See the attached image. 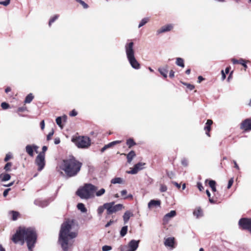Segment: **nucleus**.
Returning a JSON list of instances; mask_svg holds the SVG:
<instances>
[{
    "instance_id": "nucleus-53",
    "label": "nucleus",
    "mask_w": 251,
    "mask_h": 251,
    "mask_svg": "<svg viewBox=\"0 0 251 251\" xmlns=\"http://www.w3.org/2000/svg\"><path fill=\"white\" fill-rule=\"evenodd\" d=\"M48 149V148L47 146H43L42 147V151L40 153H43V156H45V152L47 151Z\"/></svg>"
},
{
    "instance_id": "nucleus-48",
    "label": "nucleus",
    "mask_w": 251,
    "mask_h": 251,
    "mask_svg": "<svg viewBox=\"0 0 251 251\" xmlns=\"http://www.w3.org/2000/svg\"><path fill=\"white\" fill-rule=\"evenodd\" d=\"M233 183V178H231V179H230L228 180L227 188V189H229L231 187V186L232 185Z\"/></svg>"
},
{
    "instance_id": "nucleus-10",
    "label": "nucleus",
    "mask_w": 251,
    "mask_h": 251,
    "mask_svg": "<svg viewBox=\"0 0 251 251\" xmlns=\"http://www.w3.org/2000/svg\"><path fill=\"white\" fill-rule=\"evenodd\" d=\"M240 128L245 131L251 130V119L244 120L240 124Z\"/></svg>"
},
{
    "instance_id": "nucleus-21",
    "label": "nucleus",
    "mask_w": 251,
    "mask_h": 251,
    "mask_svg": "<svg viewBox=\"0 0 251 251\" xmlns=\"http://www.w3.org/2000/svg\"><path fill=\"white\" fill-rule=\"evenodd\" d=\"M168 68V66L167 65H166L164 67L159 68L158 69L159 72L160 73L161 75H163V76L164 78H167V77Z\"/></svg>"
},
{
    "instance_id": "nucleus-42",
    "label": "nucleus",
    "mask_w": 251,
    "mask_h": 251,
    "mask_svg": "<svg viewBox=\"0 0 251 251\" xmlns=\"http://www.w3.org/2000/svg\"><path fill=\"white\" fill-rule=\"evenodd\" d=\"M1 106L3 109H6L9 107V104L5 102H2Z\"/></svg>"
},
{
    "instance_id": "nucleus-60",
    "label": "nucleus",
    "mask_w": 251,
    "mask_h": 251,
    "mask_svg": "<svg viewBox=\"0 0 251 251\" xmlns=\"http://www.w3.org/2000/svg\"><path fill=\"white\" fill-rule=\"evenodd\" d=\"M172 183L175 185L178 189L180 188V184L176 181H173Z\"/></svg>"
},
{
    "instance_id": "nucleus-40",
    "label": "nucleus",
    "mask_w": 251,
    "mask_h": 251,
    "mask_svg": "<svg viewBox=\"0 0 251 251\" xmlns=\"http://www.w3.org/2000/svg\"><path fill=\"white\" fill-rule=\"evenodd\" d=\"M167 176L171 179L174 177L175 174L172 171H167Z\"/></svg>"
},
{
    "instance_id": "nucleus-36",
    "label": "nucleus",
    "mask_w": 251,
    "mask_h": 251,
    "mask_svg": "<svg viewBox=\"0 0 251 251\" xmlns=\"http://www.w3.org/2000/svg\"><path fill=\"white\" fill-rule=\"evenodd\" d=\"M105 190L104 188H101L100 190L95 192L96 195L97 197H100L104 194Z\"/></svg>"
},
{
    "instance_id": "nucleus-22",
    "label": "nucleus",
    "mask_w": 251,
    "mask_h": 251,
    "mask_svg": "<svg viewBox=\"0 0 251 251\" xmlns=\"http://www.w3.org/2000/svg\"><path fill=\"white\" fill-rule=\"evenodd\" d=\"M136 156V154L134 151H131L127 155L126 158L127 160V162L128 163H130L133 159V158Z\"/></svg>"
},
{
    "instance_id": "nucleus-45",
    "label": "nucleus",
    "mask_w": 251,
    "mask_h": 251,
    "mask_svg": "<svg viewBox=\"0 0 251 251\" xmlns=\"http://www.w3.org/2000/svg\"><path fill=\"white\" fill-rule=\"evenodd\" d=\"M112 249V247L110 246L105 245L102 247V250L103 251H109Z\"/></svg>"
},
{
    "instance_id": "nucleus-13",
    "label": "nucleus",
    "mask_w": 251,
    "mask_h": 251,
    "mask_svg": "<svg viewBox=\"0 0 251 251\" xmlns=\"http://www.w3.org/2000/svg\"><path fill=\"white\" fill-rule=\"evenodd\" d=\"M140 240H131L128 243L129 249L135 251L139 246Z\"/></svg>"
},
{
    "instance_id": "nucleus-55",
    "label": "nucleus",
    "mask_w": 251,
    "mask_h": 251,
    "mask_svg": "<svg viewBox=\"0 0 251 251\" xmlns=\"http://www.w3.org/2000/svg\"><path fill=\"white\" fill-rule=\"evenodd\" d=\"M231 61L232 62V63L233 64H239V62H240V59L239 60H237L235 58H232L231 59Z\"/></svg>"
},
{
    "instance_id": "nucleus-18",
    "label": "nucleus",
    "mask_w": 251,
    "mask_h": 251,
    "mask_svg": "<svg viewBox=\"0 0 251 251\" xmlns=\"http://www.w3.org/2000/svg\"><path fill=\"white\" fill-rule=\"evenodd\" d=\"M133 216V213L130 211H126L123 215V220L124 221V223H127L130 218L131 217H132Z\"/></svg>"
},
{
    "instance_id": "nucleus-2",
    "label": "nucleus",
    "mask_w": 251,
    "mask_h": 251,
    "mask_svg": "<svg viewBox=\"0 0 251 251\" xmlns=\"http://www.w3.org/2000/svg\"><path fill=\"white\" fill-rule=\"evenodd\" d=\"M73 223V221L68 220L61 225L59 235V242L64 251H67L68 250V238L73 239L77 236L76 232L70 231Z\"/></svg>"
},
{
    "instance_id": "nucleus-8",
    "label": "nucleus",
    "mask_w": 251,
    "mask_h": 251,
    "mask_svg": "<svg viewBox=\"0 0 251 251\" xmlns=\"http://www.w3.org/2000/svg\"><path fill=\"white\" fill-rule=\"evenodd\" d=\"M239 226L243 229H247L251 233V219L243 218L239 220L238 222Z\"/></svg>"
},
{
    "instance_id": "nucleus-35",
    "label": "nucleus",
    "mask_w": 251,
    "mask_h": 251,
    "mask_svg": "<svg viewBox=\"0 0 251 251\" xmlns=\"http://www.w3.org/2000/svg\"><path fill=\"white\" fill-rule=\"evenodd\" d=\"M59 15L56 14L53 17L51 18L49 21V26H50L51 24L54 23L58 18H59Z\"/></svg>"
},
{
    "instance_id": "nucleus-26",
    "label": "nucleus",
    "mask_w": 251,
    "mask_h": 251,
    "mask_svg": "<svg viewBox=\"0 0 251 251\" xmlns=\"http://www.w3.org/2000/svg\"><path fill=\"white\" fill-rule=\"evenodd\" d=\"M77 208L83 213L87 212V209L85 207L84 204L82 203H78L77 205Z\"/></svg>"
},
{
    "instance_id": "nucleus-6",
    "label": "nucleus",
    "mask_w": 251,
    "mask_h": 251,
    "mask_svg": "<svg viewBox=\"0 0 251 251\" xmlns=\"http://www.w3.org/2000/svg\"><path fill=\"white\" fill-rule=\"evenodd\" d=\"M105 207L107 214L111 215L121 210L123 207V205L122 204H115L114 202H111L106 203Z\"/></svg>"
},
{
    "instance_id": "nucleus-30",
    "label": "nucleus",
    "mask_w": 251,
    "mask_h": 251,
    "mask_svg": "<svg viewBox=\"0 0 251 251\" xmlns=\"http://www.w3.org/2000/svg\"><path fill=\"white\" fill-rule=\"evenodd\" d=\"M123 180L121 177H115L111 180V183L112 184H121Z\"/></svg>"
},
{
    "instance_id": "nucleus-33",
    "label": "nucleus",
    "mask_w": 251,
    "mask_h": 251,
    "mask_svg": "<svg viewBox=\"0 0 251 251\" xmlns=\"http://www.w3.org/2000/svg\"><path fill=\"white\" fill-rule=\"evenodd\" d=\"M149 18H143L140 22V24H139L138 27L140 28L143 25H144L146 23H147L149 21Z\"/></svg>"
},
{
    "instance_id": "nucleus-62",
    "label": "nucleus",
    "mask_w": 251,
    "mask_h": 251,
    "mask_svg": "<svg viewBox=\"0 0 251 251\" xmlns=\"http://www.w3.org/2000/svg\"><path fill=\"white\" fill-rule=\"evenodd\" d=\"M114 223V221L113 220H110L109 222H108L105 226L106 227H107L109 226L112 223Z\"/></svg>"
},
{
    "instance_id": "nucleus-25",
    "label": "nucleus",
    "mask_w": 251,
    "mask_h": 251,
    "mask_svg": "<svg viewBox=\"0 0 251 251\" xmlns=\"http://www.w3.org/2000/svg\"><path fill=\"white\" fill-rule=\"evenodd\" d=\"M216 181L213 180H210L209 181V185L211 187L212 191L213 192H215L216 191Z\"/></svg>"
},
{
    "instance_id": "nucleus-24",
    "label": "nucleus",
    "mask_w": 251,
    "mask_h": 251,
    "mask_svg": "<svg viewBox=\"0 0 251 251\" xmlns=\"http://www.w3.org/2000/svg\"><path fill=\"white\" fill-rule=\"evenodd\" d=\"M34 203L36 205H39L41 207H45L48 205V202L47 201H41L39 200H35L34 201Z\"/></svg>"
},
{
    "instance_id": "nucleus-46",
    "label": "nucleus",
    "mask_w": 251,
    "mask_h": 251,
    "mask_svg": "<svg viewBox=\"0 0 251 251\" xmlns=\"http://www.w3.org/2000/svg\"><path fill=\"white\" fill-rule=\"evenodd\" d=\"M10 0H5L4 1H0V4L4 6H7L10 3Z\"/></svg>"
},
{
    "instance_id": "nucleus-39",
    "label": "nucleus",
    "mask_w": 251,
    "mask_h": 251,
    "mask_svg": "<svg viewBox=\"0 0 251 251\" xmlns=\"http://www.w3.org/2000/svg\"><path fill=\"white\" fill-rule=\"evenodd\" d=\"M201 212H202L200 208H199V209H198L195 210L193 212V214L194 216H195L197 218H198L200 216H201Z\"/></svg>"
},
{
    "instance_id": "nucleus-3",
    "label": "nucleus",
    "mask_w": 251,
    "mask_h": 251,
    "mask_svg": "<svg viewBox=\"0 0 251 251\" xmlns=\"http://www.w3.org/2000/svg\"><path fill=\"white\" fill-rule=\"evenodd\" d=\"M81 166L82 163L71 156L63 160L61 168L68 176L73 177L78 174Z\"/></svg>"
},
{
    "instance_id": "nucleus-47",
    "label": "nucleus",
    "mask_w": 251,
    "mask_h": 251,
    "mask_svg": "<svg viewBox=\"0 0 251 251\" xmlns=\"http://www.w3.org/2000/svg\"><path fill=\"white\" fill-rule=\"evenodd\" d=\"M185 85L186 86L187 88L190 90H192L194 89L195 87L193 85L189 84V83H184Z\"/></svg>"
},
{
    "instance_id": "nucleus-52",
    "label": "nucleus",
    "mask_w": 251,
    "mask_h": 251,
    "mask_svg": "<svg viewBox=\"0 0 251 251\" xmlns=\"http://www.w3.org/2000/svg\"><path fill=\"white\" fill-rule=\"evenodd\" d=\"M77 113L75 109H74L72 111H71V112L70 113V115L71 116H75L77 115Z\"/></svg>"
},
{
    "instance_id": "nucleus-12",
    "label": "nucleus",
    "mask_w": 251,
    "mask_h": 251,
    "mask_svg": "<svg viewBox=\"0 0 251 251\" xmlns=\"http://www.w3.org/2000/svg\"><path fill=\"white\" fill-rule=\"evenodd\" d=\"M174 28V25L172 24H168L162 26L159 29L157 30V34H160L162 33L167 32L172 30Z\"/></svg>"
},
{
    "instance_id": "nucleus-14",
    "label": "nucleus",
    "mask_w": 251,
    "mask_h": 251,
    "mask_svg": "<svg viewBox=\"0 0 251 251\" xmlns=\"http://www.w3.org/2000/svg\"><path fill=\"white\" fill-rule=\"evenodd\" d=\"M176 214L175 210H171L169 213L165 214L163 217V220L164 223H167L170 220L175 217Z\"/></svg>"
},
{
    "instance_id": "nucleus-16",
    "label": "nucleus",
    "mask_w": 251,
    "mask_h": 251,
    "mask_svg": "<svg viewBox=\"0 0 251 251\" xmlns=\"http://www.w3.org/2000/svg\"><path fill=\"white\" fill-rule=\"evenodd\" d=\"M161 201L160 200H151L148 203V206L149 208L154 207H160Z\"/></svg>"
},
{
    "instance_id": "nucleus-38",
    "label": "nucleus",
    "mask_w": 251,
    "mask_h": 251,
    "mask_svg": "<svg viewBox=\"0 0 251 251\" xmlns=\"http://www.w3.org/2000/svg\"><path fill=\"white\" fill-rule=\"evenodd\" d=\"M11 178L10 175L8 174H5L3 175L1 181H6L9 180Z\"/></svg>"
},
{
    "instance_id": "nucleus-20",
    "label": "nucleus",
    "mask_w": 251,
    "mask_h": 251,
    "mask_svg": "<svg viewBox=\"0 0 251 251\" xmlns=\"http://www.w3.org/2000/svg\"><path fill=\"white\" fill-rule=\"evenodd\" d=\"M175 242V239L173 237H169L165 239L164 245L167 247H173Z\"/></svg>"
},
{
    "instance_id": "nucleus-29",
    "label": "nucleus",
    "mask_w": 251,
    "mask_h": 251,
    "mask_svg": "<svg viewBox=\"0 0 251 251\" xmlns=\"http://www.w3.org/2000/svg\"><path fill=\"white\" fill-rule=\"evenodd\" d=\"M33 98H34V97L32 95V94L31 93H30L28 95H27V96H26V97H25V102L29 103L31 102V101L33 99Z\"/></svg>"
},
{
    "instance_id": "nucleus-4",
    "label": "nucleus",
    "mask_w": 251,
    "mask_h": 251,
    "mask_svg": "<svg viewBox=\"0 0 251 251\" xmlns=\"http://www.w3.org/2000/svg\"><path fill=\"white\" fill-rule=\"evenodd\" d=\"M98 187L89 183H84L82 186L79 187L76 191V195L81 199L89 200L95 197V192Z\"/></svg>"
},
{
    "instance_id": "nucleus-43",
    "label": "nucleus",
    "mask_w": 251,
    "mask_h": 251,
    "mask_svg": "<svg viewBox=\"0 0 251 251\" xmlns=\"http://www.w3.org/2000/svg\"><path fill=\"white\" fill-rule=\"evenodd\" d=\"M181 164L184 166H187L188 165V160L185 158H183L181 160Z\"/></svg>"
},
{
    "instance_id": "nucleus-41",
    "label": "nucleus",
    "mask_w": 251,
    "mask_h": 251,
    "mask_svg": "<svg viewBox=\"0 0 251 251\" xmlns=\"http://www.w3.org/2000/svg\"><path fill=\"white\" fill-rule=\"evenodd\" d=\"M167 190V187L164 184H161L160 187V191L161 192H165Z\"/></svg>"
},
{
    "instance_id": "nucleus-50",
    "label": "nucleus",
    "mask_w": 251,
    "mask_h": 251,
    "mask_svg": "<svg viewBox=\"0 0 251 251\" xmlns=\"http://www.w3.org/2000/svg\"><path fill=\"white\" fill-rule=\"evenodd\" d=\"M10 188H7L4 191L3 193V196L4 197H6L7 196L8 192H9V191H10Z\"/></svg>"
},
{
    "instance_id": "nucleus-19",
    "label": "nucleus",
    "mask_w": 251,
    "mask_h": 251,
    "mask_svg": "<svg viewBox=\"0 0 251 251\" xmlns=\"http://www.w3.org/2000/svg\"><path fill=\"white\" fill-rule=\"evenodd\" d=\"M67 117L66 115H64L62 117H58L56 119V123L57 125L60 127L61 128H63V126L62 125V120L65 122L67 120Z\"/></svg>"
},
{
    "instance_id": "nucleus-59",
    "label": "nucleus",
    "mask_w": 251,
    "mask_h": 251,
    "mask_svg": "<svg viewBox=\"0 0 251 251\" xmlns=\"http://www.w3.org/2000/svg\"><path fill=\"white\" fill-rule=\"evenodd\" d=\"M60 143V140L59 138L57 137L54 139V144L57 145Z\"/></svg>"
},
{
    "instance_id": "nucleus-54",
    "label": "nucleus",
    "mask_w": 251,
    "mask_h": 251,
    "mask_svg": "<svg viewBox=\"0 0 251 251\" xmlns=\"http://www.w3.org/2000/svg\"><path fill=\"white\" fill-rule=\"evenodd\" d=\"M11 157V156L9 154H7L4 158V161L7 162L8 161Z\"/></svg>"
},
{
    "instance_id": "nucleus-31",
    "label": "nucleus",
    "mask_w": 251,
    "mask_h": 251,
    "mask_svg": "<svg viewBox=\"0 0 251 251\" xmlns=\"http://www.w3.org/2000/svg\"><path fill=\"white\" fill-rule=\"evenodd\" d=\"M121 142V141H113L112 142L108 143L107 145H105V146H106V147L107 148V149H108L109 148L113 147L114 146H115L117 144L120 143Z\"/></svg>"
},
{
    "instance_id": "nucleus-51",
    "label": "nucleus",
    "mask_w": 251,
    "mask_h": 251,
    "mask_svg": "<svg viewBox=\"0 0 251 251\" xmlns=\"http://www.w3.org/2000/svg\"><path fill=\"white\" fill-rule=\"evenodd\" d=\"M197 187L201 191L203 189V187L202 186V184L200 182L197 183Z\"/></svg>"
},
{
    "instance_id": "nucleus-37",
    "label": "nucleus",
    "mask_w": 251,
    "mask_h": 251,
    "mask_svg": "<svg viewBox=\"0 0 251 251\" xmlns=\"http://www.w3.org/2000/svg\"><path fill=\"white\" fill-rule=\"evenodd\" d=\"M249 61H246L245 59H243V58H240V62H239V64H241L244 68H245V70H246V69L248 68V66L246 64V63L247 62H248Z\"/></svg>"
},
{
    "instance_id": "nucleus-64",
    "label": "nucleus",
    "mask_w": 251,
    "mask_h": 251,
    "mask_svg": "<svg viewBox=\"0 0 251 251\" xmlns=\"http://www.w3.org/2000/svg\"><path fill=\"white\" fill-rule=\"evenodd\" d=\"M175 72L173 70H171L169 73V76L170 77H174Z\"/></svg>"
},
{
    "instance_id": "nucleus-49",
    "label": "nucleus",
    "mask_w": 251,
    "mask_h": 251,
    "mask_svg": "<svg viewBox=\"0 0 251 251\" xmlns=\"http://www.w3.org/2000/svg\"><path fill=\"white\" fill-rule=\"evenodd\" d=\"M53 133H54V131L53 130H52V131L48 134V135H47V140L48 141H49L51 139V137L53 135Z\"/></svg>"
},
{
    "instance_id": "nucleus-5",
    "label": "nucleus",
    "mask_w": 251,
    "mask_h": 251,
    "mask_svg": "<svg viewBox=\"0 0 251 251\" xmlns=\"http://www.w3.org/2000/svg\"><path fill=\"white\" fill-rule=\"evenodd\" d=\"M134 43L132 42L127 43L125 45V51L127 60L131 66L134 69L140 68V64L135 57V52L133 49Z\"/></svg>"
},
{
    "instance_id": "nucleus-44",
    "label": "nucleus",
    "mask_w": 251,
    "mask_h": 251,
    "mask_svg": "<svg viewBox=\"0 0 251 251\" xmlns=\"http://www.w3.org/2000/svg\"><path fill=\"white\" fill-rule=\"evenodd\" d=\"M11 165H12L11 163H10V162L7 163L4 167V169L5 170V171H9L10 170V167L11 166Z\"/></svg>"
},
{
    "instance_id": "nucleus-9",
    "label": "nucleus",
    "mask_w": 251,
    "mask_h": 251,
    "mask_svg": "<svg viewBox=\"0 0 251 251\" xmlns=\"http://www.w3.org/2000/svg\"><path fill=\"white\" fill-rule=\"evenodd\" d=\"M35 163L38 166V170L42 171L45 165V156H43V153H39L37 155L35 159Z\"/></svg>"
},
{
    "instance_id": "nucleus-63",
    "label": "nucleus",
    "mask_w": 251,
    "mask_h": 251,
    "mask_svg": "<svg viewBox=\"0 0 251 251\" xmlns=\"http://www.w3.org/2000/svg\"><path fill=\"white\" fill-rule=\"evenodd\" d=\"M221 73H222V80H224L226 77V74L224 73V71L222 70L221 71Z\"/></svg>"
},
{
    "instance_id": "nucleus-1",
    "label": "nucleus",
    "mask_w": 251,
    "mask_h": 251,
    "mask_svg": "<svg viewBox=\"0 0 251 251\" xmlns=\"http://www.w3.org/2000/svg\"><path fill=\"white\" fill-rule=\"evenodd\" d=\"M37 238L36 231L34 227H20L13 236L12 241L15 243L20 242L21 245H23L25 241L29 251H33L32 249L36 242Z\"/></svg>"
},
{
    "instance_id": "nucleus-28",
    "label": "nucleus",
    "mask_w": 251,
    "mask_h": 251,
    "mask_svg": "<svg viewBox=\"0 0 251 251\" xmlns=\"http://www.w3.org/2000/svg\"><path fill=\"white\" fill-rule=\"evenodd\" d=\"M126 143L129 148H131L132 146L136 145V143L134 142L132 138H129L127 139L126 140Z\"/></svg>"
},
{
    "instance_id": "nucleus-57",
    "label": "nucleus",
    "mask_w": 251,
    "mask_h": 251,
    "mask_svg": "<svg viewBox=\"0 0 251 251\" xmlns=\"http://www.w3.org/2000/svg\"><path fill=\"white\" fill-rule=\"evenodd\" d=\"M40 126L42 130H43L45 128V122L44 120H42L40 122Z\"/></svg>"
},
{
    "instance_id": "nucleus-61",
    "label": "nucleus",
    "mask_w": 251,
    "mask_h": 251,
    "mask_svg": "<svg viewBox=\"0 0 251 251\" xmlns=\"http://www.w3.org/2000/svg\"><path fill=\"white\" fill-rule=\"evenodd\" d=\"M198 83H201L202 80H204V78L202 76H198Z\"/></svg>"
},
{
    "instance_id": "nucleus-27",
    "label": "nucleus",
    "mask_w": 251,
    "mask_h": 251,
    "mask_svg": "<svg viewBox=\"0 0 251 251\" xmlns=\"http://www.w3.org/2000/svg\"><path fill=\"white\" fill-rule=\"evenodd\" d=\"M106 203H104L102 206H100L97 209V212L99 216H101L103 212L104 209H106Z\"/></svg>"
},
{
    "instance_id": "nucleus-32",
    "label": "nucleus",
    "mask_w": 251,
    "mask_h": 251,
    "mask_svg": "<svg viewBox=\"0 0 251 251\" xmlns=\"http://www.w3.org/2000/svg\"><path fill=\"white\" fill-rule=\"evenodd\" d=\"M127 229L128 227L127 226H124L122 228L120 231V235L121 237H124L126 235L127 231Z\"/></svg>"
},
{
    "instance_id": "nucleus-11",
    "label": "nucleus",
    "mask_w": 251,
    "mask_h": 251,
    "mask_svg": "<svg viewBox=\"0 0 251 251\" xmlns=\"http://www.w3.org/2000/svg\"><path fill=\"white\" fill-rule=\"evenodd\" d=\"M145 165V163L139 162L134 166L131 170L128 171L127 173L130 174H136L139 171L143 169Z\"/></svg>"
},
{
    "instance_id": "nucleus-23",
    "label": "nucleus",
    "mask_w": 251,
    "mask_h": 251,
    "mask_svg": "<svg viewBox=\"0 0 251 251\" xmlns=\"http://www.w3.org/2000/svg\"><path fill=\"white\" fill-rule=\"evenodd\" d=\"M176 64L182 68L184 67V60L182 58L177 57L176 58Z\"/></svg>"
},
{
    "instance_id": "nucleus-15",
    "label": "nucleus",
    "mask_w": 251,
    "mask_h": 251,
    "mask_svg": "<svg viewBox=\"0 0 251 251\" xmlns=\"http://www.w3.org/2000/svg\"><path fill=\"white\" fill-rule=\"evenodd\" d=\"M38 148V147L36 145H28L25 147V151L29 156L32 157L34 155L33 150L34 149L36 151Z\"/></svg>"
},
{
    "instance_id": "nucleus-56",
    "label": "nucleus",
    "mask_w": 251,
    "mask_h": 251,
    "mask_svg": "<svg viewBox=\"0 0 251 251\" xmlns=\"http://www.w3.org/2000/svg\"><path fill=\"white\" fill-rule=\"evenodd\" d=\"M80 4L82 5L84 9H87L88 8V5L87 3H86L84 1H82V2H81Z\"/></svg>"
},
{
    "instance_id": "nucleus-17",
    "label": "nucleus",
    "mask_w": 251,
    "mask_h": 251,
    "mask_svg": "<svg viewBox=\"0 0 251 251\" xmlns=\"http://www.w3.org/2000/svg\"><path fill=\"white\" fill-rule=\"evenodd\" d=\"M213 123V121L211 120H207L206 124L205 126H204V130H206V134L208 136H210L209 131L211 130V126L212 125Z\"/></svg>"
},
{
    "instance_id": "nucleus-7",
    "label": "nucleus",
    "mask_w": 251,
    "mask_h": 251,
    "mask_svg": "<svg viewBox=\"0 0 251 251\" xmlns=\"http://www.w3.org/2000/svg\"><path fill=\"white\" fill-rule=\"evenodd\" d=\"M75 143L79 148H87L91 144L90 138L86 136L78 137L75 139Z\"/></svg>"
},
{
    "instance_id": "nucleus-58",
    "label": "nucleus",
    "mask_w": 251,
    "mask_h": 251,
    "mask_svg": "<svg viewBox=\"0 0 251 251\" xmlns=\"http://www.w3.org/2000/svg\"><path fill=\"white\" fill-rule=\"evenodd\" d=\"M25 109H26V107H20L18 108V112H24L25 110Z\"/></svg>"
},
{
    "instance_id": "nucleus-34",
    "label": "nucleus",
    "mask_w": 251,
    "mask_h": 251,
    "mask_svg": "<svg viewBox=\"0 0 251 251\" xmlns=\"http://www.w3.org/2000/svg\"><path fill=\"white\" fill-rule=\"evenodd\" d=\"M12 214V219L13 221H16L19 215V213L17 211H11L10 212Z\"/></svg>"
}]
</instances>
